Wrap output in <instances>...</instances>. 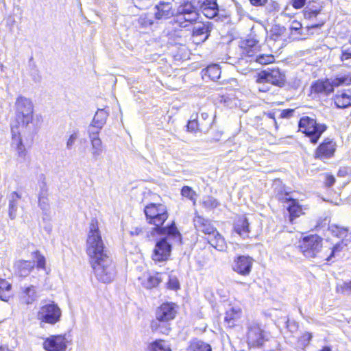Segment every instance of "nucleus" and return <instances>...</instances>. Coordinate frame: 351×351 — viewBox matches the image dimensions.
<instances>
[{
  "instance_id": "obj_1",
  "label": "nucleus",
  "mask_w": 351,
  "mask_h": 351,
  "mask_svg": "<svg viewBox=\"0 0 351 351\" xmlns=\"http://www.w3.org/2000/svg\"><path fill=\"white\" fill-rule=\"evenodd\" d=\"M86 252L97 280L103 283L111 282L116 274L115 266L106 249L97 220L93 219L86 239Z\"/></svg>"
},
{
  "instance_id": "obj_2",
  "label": "nucleus",
  "mask_w": 351,
  "mask_h": 351,
  "mask_svg": "<svg viewBox=\"0 0 351 351\" xmlns=\"http://www.w3.org/2000/svg\"><path fill=\"white\" fill-rule=\"evenodd\" d=\"M144 213L148 223L154 225L150 235L147 234L148 237H155L156 234H168L173 239H179V230L174 221L166 226H162L169 217L165 205L151 203L145 207Z\"/></svg>"
},
{
  "instance_id": "obj_3",
  "label": "nucleus",
  "mask_w": 351,
  "mask_h": 351,
  "mask_svg": "<svg viewBox=\"0 0 351 351\" xmlns=\"http://www.w3.org/2000/svg\"><path fill=\"white\" fill-rule=\"evenodd\" d=\"M16 121L27 133L28 136H34L38 132V127L33 121L34 105L31 99L23 96H19L15 101Z\"/></svg>"
},
{
  "instance_id": "obj_4",
  "label": "nucleus",
  "mask_w": 351,
  "mask_h": 351,
  "mask_svg": "<svg viewBox=\"0 0 351 351\" xmlns=\"http://www.w3.org/2000/svg\"><path fill=\"white\" fill-rule=\"evenodd\" d=\"M199 0L184 1L178 8L176 21L182 27H186L199 18Z\"/></svg>"
},
{
  "instance_id": "obj_5",
  "label": "nucleus",
  "mask_w": 351,
  "mask_h": 351,
  "mask_svg": "<svg viewBox=\"0 0 351 351\" xmlns=\"http://www.w3.org/2000/svg\"><path fill=\"white\" fill-rule=\"evenodd\" d=\"M161 238L156 243L152 258L155 261L163 262L169 257L173 244H180L182 243V235L179 232V239L177 240L170 237L168 234H156Z\"/></svg>"
},
{
  "instance_id": "obj_6",
  "label": "nucleus",
  "mask_w": 351,
  "mask_h": 351,
  "mask_svg": "<svg viewBox=\"0 0 351 351\" xmlns=\"http://www.w3.org/2000/svg\"><path fill=\"white\" fill-rule=\"evenodd\" d=\"M299 130L309 138L313 144H316L322 134L327 130V125L317 123V121L308 117H302L298 123Z\"/></svg>"
},
{
  "instance_id": "obj_7",
  "label": "nucleus",
  "mask_w": 351,
  "mask_h": 351,
  "mask_svg": "<svg viewBox=\"0 0 351 351\" xmlns=\"http://www.w3.org/2000/svg\"><path fill=\"white\" fill-rule=\"evenodd\" d=\"M61 317L62 311L54 302L42 305L37 313V319L40 322L41 327L43 323L55 325L60 321Z\"/></svg>"
},
{
  "instance_id": "obj_8",
  "label": "nucleus",
  "mask_w": 351,
  "mask_h": 351,
  "mask_svg": "<svg viewBox=\"0 0 351 351\" xmlns=\"http://www.w3.org/2000/svg\"><path fill=\"white\" fill-rule=\"evenodd\" d=\"M246 339L250 347L261 348L269 340V334L256 322H250L247 326Z\"/></svg>"
},
{
  "instance_id": "obj_9",
  "label": "nucleus",
  "mask_w": 351,
  "mask_h": 351,
  "mask_svg": "<svg viewBox=\"0 0 351 351\" xmlns=\"http://www.w3.org/2000/svg\"><path fill=\"white\" fill-rule=\"evenodd\" d=\"M299 247L304 256L315 258L322 247V239L317 234L305 237L300 241Z\"/></svg>"
},
{
  "instance_id": "obj_10",
  "label": "nucleus",
  "mask_w": 351,
  "mask_h": 351,
  "mask_svg": "<svg viewBox=\"0 0 351 351\" xmlns=\"http://www.w3.org/2000/svg\"><path fill=\"white\" fill-rule=\"evenodd\" d=\"M286 80L285 74L279 69H269L258 73L257 82L269 83L274 86L282 87Z\"/></svg>"
},
{
  "instance_id": "obj_11",
  "label": "nucleus",
  "mask_w": 351,
  "mask_h": 351,
  "mask_svg": "<svg viewBox=\"0 0 351 351\" xmlns=\"http://www.w3.org/2000/svg\"><path fill=\"white\" fill-rule=\"evenodd\" d=\"M254 259L248 255H238L233 259L232 268L241 276H248L252 268Z\"/></svg>"
},
{
  "instance_id": "obj_12",
  "label": "nucleus",
  "mask_w": 351,
  "mask_h": 351,
  "mask_svg": "<svg viewBox=\"0 0 351 351\" xmlns=\"http://www.w3.org/2000/svg\"><path fill=\"white\" fill-rule=\"evenodd\" d=\"M278 198L283 203L287 204V210L289 213V220L291 223L293 220L303 214L302 208L298 201L292 198L289 193L278 194Z\"/></svg>"
},
{
  "instance_id": "obj_13",
  "label": "nucleus",
  "mask_w": 351,
  "mask_h": 351,
  "mask_svg": "<svg viewBox=\"0 0 351 351\" xmlns=\"http://www.w3.org/2000/svg\"><path fill=\"white\" fill-rule=\"evenodd\" d=\"M178 312V306L173 302H166L160 304L155 312V317L160 320H173Z\"/></svg>"
},
{
  "instance_id": "obj_14",
  "label": "nucleus",
  "mask_w": 351,
  "mask_h": 351,
  "mask_svg": "<svg viewBox=\"0 0 351 351\" xmlns=\"http://www.w3.org/2000/svg\"><path fill=\"white\" fill-rule=\"evenodd\" d=\"M24 130L19 129V125H13L11 128L12 145L14 146L19 158L24 159L26 155V149L23 143L22 136L33 138L28 136L27 133H24Z\"/></svg>"
},
{
  "instance_id": "obj_15",
  "label": "nucleus",
  "mask_w": 351,
  "mask_h": 351,
  "mask_svg": "<svg viewBox=\"0 0 351 351\" xmlns=\"http://www.w3.org/2000/svg\"><path fill=\"white\" fill-rule=\"evenodd\" d=\"M174 0H159L154 7V16L157 20H167L171 18L175 10L173 8Z\"/></svg>"
},
{
  "instance_id": "obj_16",
  "label": "nucleus",
  "mask_w": 351,
  "mask_h": 351,
  "mask_svg": "<svg viewBox=\"0 0 351 351\" xmlns=\"http://www.w3.org/2000/svg\"><path fill=\"white\" fill-rule=\"evenodd\" d=\"M66 335H51L43 342V348L46 351H66L67 348Z\"/></svg>"
},
{
  "instance_id": "obj_17",
  "label": "nucleus",
  "mask_w": 351,
  "mask_h": 351,
  "mask_svg": "<svg viewBox=\"0 0 351 351\" xmlns=\"http://www.w3.org/2000/svg\"><path fill=\"white\" fill-rule=\"evenodd\" d=\"M335 151L336 143L333 140L326 138L315 149V158L320 160L328 159L334 156Z\"/></svg>"
},
{
  "instance_id": "obj_18",
  "label": "nucleus",
  "mask_w": 351,
  "mask_h": 351,
  "mask_svg": "<svg viewBox=\"0 0 351 351\" xmlns=\"http://www.w3.org/2000/svg\"><path fill=\"white\" fill-rule=\"evenodd\" d=\"M246 61L250 62V64L252 66L251 69H253V64H258L260 65H266L272 63L275 60V58L271 54H263L256 51V53H250V51H247L246 55Z\"/></svg>"
},
{
  "instance_id": "obj_19",
  "label": "nucleus",
  "mask_w": 351,
  "mask_h": 351,
  "mask_svg": "<svg viewBox=\"0 0 351 351\" xmlns=\"http://www.w3.org/2000/svg\"><path fill=\"white\" fill-rule=\"evenodd\" d=\"M199 10L208 19H214L219 12V6L217 0H199Z\"/></svg>"
},
{
  "instance_id": "obj_20",
  "label": "nucleus",
  "mask_w": 351,
  "mask_h": 351,
  "mask_svg": "<svg viewBox=\"0 0 351 351\" xmlns=\"http://www.w3.org/2000/svg\"><path fill=\"white\" fill-rule=\"evenodd\" d=\"M194 226L197 231L202 232L208 235L212 236L217 230L216 228L211 224V222L202 216L196 214L193 219Z\"/></svg>"
},
{
  "instance_id": "obj_21",
  "label": "nucleus",
  "mask_w": 351,
  "mask_h": 351,
  "mask_svg": "<svg viewBox=\"0 0 351 351\" xmlns=\"http://www.w3.org/2000/svg\"><path fill=\"white\" fill-rule=\"evenodd\" d=\"M233 230L243 239L250 238L251 230L250 222L247 217H241L238 218L234 223Z\"/></svg>"
},
{
  "instance_id": "obj_22",
  "label": "nucleus",
  "mask_w": 351,
  "mask_h": 351,
  "mask_svg": "<svg viewBox=\"0 0 351 351\" xmlns=\"http://www.w3.org/2000/svg\"><path fill=\"white\" fill-rule=\"evenodd\" d=\"M211 29L212 25L210 23H197L193 27L192 35L193 37H199L203 42L208 39Z\"/></svg>"
},
{
  "instance_id": "obj_23",
  "label": "nucleus",
  "mask_w": 351,
  "mask_h": 351,
  "mask_svg": "<svg viewBox=\"0 0 351 351\" xmlns=\"http://www.w3.org/2000/svg\"><path fill=\"white\" fill-rule=\"evenodd\" d=\"M241 310L239 306H231L226 312L224 322L227 327L233 328L241 317Z\"/></svg>"
},
{
  "instance_id": "obj_24",
  "label": "nucleus",
  "mask_w": 351,
  "mask_h": 351,
  "mask_svg": "<svg viewBox=\"0 0 351 351\" xmlns=\"http://www.w3.org/2000/svg\"><path fill=\"white\" fill-rule=\"evenodd\" d=\"M328 231L332 236L341 240L351 239V231L348 227L332 223L328 226Z\"/></svg>"
},
{
  "instance_id": "obj_25",
  "label": "nucleus",
  "mask_w": 351,
  "mask_h": 351,
  "mask_svg": "<svg viewBox=\"0 0 351 351\" xmlns=\"http://www.w3.org/2000/svg\"><path fill=\"white\" fill-rule=\"evenodd\" d=\"M34 266V261L19 260L14 265L15 272L21 277H26L30 274Z\"/></svg>"
},
{
  "instance_id": "obj_26",
  "label": "nucleus",
  "mask_w": 351,
  "mask_h": 351,
  "mask_svg": "<svg viewBox=\"0 0 351 351\" xmlns=\"http://www.w3.org/2000/svg\"><path fill=\"white\" fill-rule=\"evenodd\" d=\"M171 322L169 320H160L155 317L151 322L150 328L153 332L168 335L171 329Z\"/></svg>"
},
{
  "instance_id": "obj_27",
  "label": "nucleus",
  "mask_w": 351,
  "mask_h": 351,
  "mask_svg": "<svg viewBox=\"0 0 351 351\" xmlns=\"http://www.w3.org/2000/svg\"><path fill=\"white\" fill-rule=\"evenodd\" d=\"M90 141V154L92 157V160L93 161H97L101 158L103 152H104V146L102 141L100 138H96L94 136L91 137Z\"/></svg>"
},
{
  "instance_id": "obj_28",
  "label": "nucleus",
  "mask_w": 351,
  "mask_h": 351,
  "mask_svg": "<svg viewBox=\"0 0 351 351\" xmlns=\"http://www.w3.org/2000/svg\"><path fill=\"white\" fill-rule=\"evenodd\" d=\"M334 101L338 108H346L351 106V89H347L346 91H342L341 93H337L335 98Z\"/></svg>"
},
{
  "instance_id": "obj_29",
  "label": "nucleus",
  "mask_w": 351,
  "mask_h": 351,
  "mask_svg": "<svg viewBox=\"0 0 351 351\" xmlns=\"http://www.w3.org/2000/svg\"><path fill=\"white\" fill-rule=\"evenodd\" d=\"M207 240L208 243L218 251L223 252L227 247L224 238L217 230L212 234V236L208 237Z\"/></svg>"
},
{
  "instance_id": "obj_30",
  "label": "nucleus",
  "mask_w": 351,
  "mask_h": 351,
  "mask_svg": "<svg viewBox=\"0 0 351 351\" xmlns=\"http://www.w3.org/2000/svg\"><path fill=\"white\" fill-rule=\"evenodd\" d=\"M140 280H141V285L146 289L156 287L162 281L160 274L158 273L145 275Z\"/></svg>"
},
{
  "instance_id": "obj_31",
  "label": "nucleus",
  "mask_w": 351,
  "mask_h": 351,
  "mask_svg": "<svg viewBox=\"0 0 351 351\" xmlns=\"http://www.w3.org/2000/svg\"><path fill=\"white\" fill-rule=\"evenodd\" d=\"M186 351H212L210 345L197 338L190 340Z\"/></svg>"
},
{
  "instance_id": "obj_32",
  "label": "nucleus",
  "mask_w": 351,
  "mask_h": 351,
  "mask_svg": "<svg viewBox=\"0 0 351 351\" xmlns=\"http://www.w3.org/2000/svg\"><path fill=\"white\" fill-rule=\"evenodd\" d=\"M21 198V195L16 191L10 194L9 199V217L11 219H14L16 217L18 200Z\"/></svg>"
},
{
  "instance_id": "obj_33",
  "label": "nucleus",
  "mask_w": 351,
  "mask_h": 351,
  "mask_svg": "<svg viewBox=\"0 0 351 351\" xmlns=\"http://www.w3.org/2000/svg\"><path fill=\"white\" fill-rule=\"evenodd\" d=\"M108 115V112L105 109L98 108L92 121L93 125H95L98 128H102L106 123Z\"/></svg>"
},
{
  "instance_id": "obj_34",
  "label": "nucleus",
  "mask_w": 351,
  "mask_h": 351,
  "mask_svg": "<svg viewBox=\"0 0 351 351\" xmlns=\"http://www.w3.org/2000/svg\"><path fill=\"white\" fill-rule=\"evenodd\" d=\"M351 243V239H342L337 242L332 248L330 254L326 258L327 261H332V258H335L339 255V253L343 250Z\"/></svg>"
},
{
  "instance_id": "obj_35",
  "label": "nucleus",
  "mask_w": 351,
  "mask_h": 351,
  "mask_svg": "<svg viewBox=\"0 0 351 351\" xmlns=\"http://www.w3.org/2000/svg\"><path fill=\"white\" fill-rule=\"evenodd\" d=\"M22 294V300L27 304H32L37 298L36 291L33 285L25 287Z\"/></svg>"
},
{
  "instance_id": "obj_36",
  "label": "nucleus",
  "mask_w": 351,
  "mask_h": 351,
  "mask_svg": "<svg viewBox=\"0 0 351 351\" xmlns=\"http://www.w3.org/2000/svg\"><path fill=\"white\" fill-rule=\"evenodd\" d=\"M12 285L5 279L0 278V300L7 302L10 298Z\"/></svg>"
},
{
  "instance_id": "obj_37",
  "label": "nucleus",
  "mask_w": 351,
  "mask_h": 351,
  "mask_svg": "<svg viewBox=\"0 0 351 351\" xmlns=\"http://www.w3.org/2000/svg\"><path fill=\"white\" fill-rule=\"evenodd\" d=\"M149 351H171L169 344L161 339L156 340L148 346Z\"/></svg>"
},
{
  "instance_id": "obj_38",
  "label": "nucleus",
  "mask_w": 351,
  "mask_h": 351,
  "mask_svg": "<svg viewBox=\"0 0 351 351\" xmlns=\"http://www.w3.org/2000/svg\"><path fill=\"white\" fill-rule=\"evenodd\" d=\"M330 84L332 87L351 85V73L337 76L331 80Z\"/></svg>"
},
{
  "instance_id": "obj_39",
  "label": "nucleus",
  "mask_w": 351,
  "mask_h": 351,
  "mask_svg": "<svg viewBox=\"0 0 351 351\" xmlns=\"http://www.w3.org/2000/svg\"><path fill=\"white\" fill-rule=\"evenodd\" d=\"M219 204L218 200L213 196L208 195L203 197L202 206L208 210H212L216 208Z\"/></svg>"
},
{
  "instance_id": "obj_40",
  "label": "nucleus",
  "mask_w": 351,
  "mask_h": 351,
  "mask_svg": "<svg viewBox=\"0 0 351 351\" xmlns=\"http://www.w3.org/2000/svg\"><path fill=\"white\" fill-rule=\"evenodd\" d=\"M221 74L220 68L217 64L210 65L206 68L204 75L211 80L215 81L219 78Z\"/></svg>"
},
{
  "instance_id": "obj_41",
  "label": "nucleus",
  "mask_w": 351,
  "mask_h": 351,
  "mask_svg": "<svg viewBox=\"0 0 351 351\" xmlns=\"http://www.w3.org/2000/svg\"><path fill=\"white\" fill-rule=\"evenodd\" d=\"M29 70L32 80L35 82H39L40 80V75L32 57H31L29 60Z\"/></svg>"
},
{
  "instance_id": "obj_42",
  "label": "nucleus",
  "mask_w": 351,
  "mask_h": 351,
  "mask_svg": "<svg viewBox=\"0 0 351 351\" xmlns=\"http://www.w3.org/2000/svg\"><path fill=\"white\" fill-rule=\"evenodd\" d=\"M138 23L141 27L146 28L153 25L154 21L150 15L145 14L139 16Z\"/></svg>"
},
{
  "instance_id": "obj_43",
  "label": "nucleus",
  "mask_w": 351,
  "mask_h": 351,
  "mask_svg": "<svg viewBox=\"0 0 351 351\" xmlns=\"http://www.w3.org/2000/svg\"><path fill=\"white\" fill-rule=\"evenodd\" d=\"M181 195L189 199L190 200L193 201V203L195 202V197L197 195L196 193L193 190V189L189 186H184L181 189Z\"/></svg>"
},
{
  "instance_id": "obj_44",
  "label": "nucleus",
  "mask_w": 351,
  "mask_h": 351,
  "mask_svg": "<svg viewBox=\"0 0 351 351\" xmlns=\"http://www.w3.org/2000/svg\"><path fill=\"white\" fill-rule=\"evenodd\" d=\"M79 138V131L75 130H73V132L69 135L67 141H66V149L70 150L73 148V145L75 143V141Z\"/></svg>"
},
{
  "instance_id": "obj_45",
  "label": "nucleus",
  "mask_w": 351,
  "mask_h": 351,
  "mask_svg": "<svg viewBox=\"0 0 351 351\" xmlns=\"http://www.w3.org/2000/svg\"><path fill=\"white\" fill-rule=\"evenodd\" d=\"M321 10H313L311 8H306L304 10V16L305 19L313 21L319 14Z\"/></svg>"
},
{
  "instance_id": "obj_46",
  "label": "nucleus",
  "mask_w": 351,
  "mask_h": 351,
  "mask_svg": "<svg viewBox=\"0 0 351 351\" xmlns=\"http://www.w3.org/2000/svg\"><path fill=\"white\" fill-rule=\"evenodd\" d=\"M258 41L255 39H247L245 40L246 52L250 51V53H256L255 51L258 47L257 46Z\"/></svg>"
},
{
  "instance_id": "obj_47",
  "label": "nucleus",
  "mask_w": 351,
  "mask_h": 351,
  "mask_svg": "<svg viewBox=\"0 0 351 351\" xmlns=\"http://www.w3.org/2000/svg\"><path fill=\"white\" fill-rule=\"evenodd\" d=\"M34 258L36 262V266L39 269H45V258L38 251L34 253Z\"/></svg>"
},
{
  "instance_id": "obj_48",
  "label": "nucleus",
  "mask_w": 351,
  "mask_h": 351,
  "mask_svg": "<svg viewBox=\"0 0 351 351\" xmlns=\"http://www.w3.org/2000/svg\"><path fill=\"white\" fill-rule=\"evenodd\" d=\"M167 285V288L171 290L176 291L180 289V282L176 276H169Z\"/></svg>"
},
{
  "instance_id": "obj_49",
  "label": "nucleus",
  "mask_w": 351,
  "mask_h": 351,
  "mask_svg": "<svg viewBox=\"0 0 351 351\" xmlns=\"http://www.w3.org/2000/svg\"><path fill=\"white\" fill-rule=\"evenodd\" d=\"M337 291L343 295H350L351 293V280L344 282L341 285L338 287Z\"/></svg>"
},
{
  "instance_id": "obj_50",
  "label": "nucleus",
  "mask_w": 351,
  "mask_h": 351,
  "mask_svg": "<svg viewBox=\"0 0 351 351\" xmlns=\"http://www.w3.org/2000/svg\"><path fill=\"white\" fill-rule=\"evenodd\" d=\"M101 130V128H98L97 127L93 125V122H91L88 128V134L90 141H91L92 136L99 138V134Z\"/></svg>"
},
{
  "instance_id": "obj_51",
  "label": "nucleus",
  "mask_w": 351,
  "mask_h": 351,
  "mask_svg": "<svg viewBox=\"0 0 351 351\" xmlns=\"http://www.w3.org/2000/svg\"><path fill=\"white\" fill-rule=\"evenodd\" d=\"M38 206L44 212L48 211L49 208L48 196L38 197Z\"/></svg>"
},
{
  "instance_id": "obj_52",
  "label": "nucleus",
  "mask_w": 351,
  "mask_h": 351,
  "mask_svg": "<svg viewBox=\"0 0 351 351\" xmlns=\"http://www.w3.org/2000/svg\"><path fill=\"white\" fill-rule=\"evenodd\" d=\"M349 59H351V47H346V45H343L341 47V60L344 61Z\"/></svg>"
},
{
  "instance_id": "obj_53",
  "label": "nucleus",
  "mask_w": 351,
  "mask_h": 351,
  "mask_svg": "<svg viewBox=\"0 0 351 351\" xmlns=\"http://www.w3.org/2000/svg\"><path fill=\"white\" fill-rule=\"evenodd\" d=\"M39 188H40V191L38 193V197H43L48 196V188H47V183L45 182V181L43 180L39 184Z\"/></svg>"
},
{
  "instance_id": "obj_54",
  "label": "nucleus",
  "mask_w": 351,
  "mask_h": 351,
  "mask_svg": "<svg viewBox=\"0 0 351 351\" xmlns=\"http://www.w3.org/2000/svg\"><path fill=\"white\" fill-rule=\"evenodd\" d=\"M197 115L195 117L189 121L187 123V129L189 131L193 132L198 129V122L197 120Z\"/></svg>"
},
{
  "instance_id": "obj_55",
  "label": "nucleus",
  "mask_w": 351,
  "mask_h": 351,
  "mask_svg": "<svg viewBox=\"0 0 351 351\" xmlns=\"http://www.w3.org/2000/svg\"><path fill=\"white\" fill-rule=\"evenodd\" d=\"M308 90H309V93H308V95L311 96L313 98H315L319 93H322L324 91H326V93H332V92H333L334 89H317V88H315V89H308Z\"/></svg>"
},
{
  "instance_id": "obj_56",
  "label": "nucleus",
  "mask_w": 351,
  "mask_h": 351,
  "mask_svg": "<svg viewBox=\"0 0 351 351\" xmlns=\"http://www.w3.org/2000/svg\"><path fill=\"white\" fill-rule=\"evenodd\" d=\"M294 111L295 110L291 108L282 110L281 111L280 117L282 119H289L293 117Z\"/></svg>"
},
{
  "instance_id": "obj_57",
  "label": "nucleus",
  "mask_w": 351,
  "mask_h": 351,
  "mask_svg": "<svg viewBox=\"0 0 351 351\" xmlns=\"http://www.w3.org/2000/svg\"><path fill=\"white\" fill-rule=\"evenodd\" d=\"M306 0H291V4L295 9H301L306 4Z\"/></svg>"
},
{
  "instance_id": "obj_58",
  "label": "nucleus",
  "mask_w": 351,
  "mask_h": 351,
  "mask_svg": "<svg viewBox=\"0 0 351 351\" xmlns=\"http://www.w3.org/2000/svg\"><path fill=\"white\" fill-rule=\"evenodd\" d=\"M271 32L273 33L272 36H276L275 39H276L280 35H281L284 32V28L280 26L276 25L272 28Z\"/></svg>"
},
{
  "instance_id": "obj_59",
  "label": "nucleus",
  "mask_w": 351,
  "mask_h": 351,
  "mask_svg": "<svg viewBox=\"0 0 351 351\" xmlns=\"http://www.w3.org/2000/svg\"><path fill=\"white\" fill-rule=\"evenodd\" d=\"M311 338H312L311 334L306 332L301 337L300 341L303 343V345L306 346L311 341Z\"/></svg>"
},
{
  "instance_id": "obj_60",
  "label": "nucleus",
  "mask_w": 351,
  "mask_h": 351,
  "mask_svg": "<svg viewBox=\"0 0 351 351\" xmlns=\"http://www.w3.org/2000/svg\"><path fill=\"white\" fill-rule=\"evenodd\" d=\"M335 182V178L332 175H327L326 178L325 184L327 187L332 186Z\"/></svg>"
},
{
  "instance_id": "obj_61",
  "label": "nucleus",
  "mask_w": 351,
  "mask_h": 351,
  "mask_svg": "<svg viewBox=\"0 0 351 351\" xmlns=\"http://www.w3.org/2000/svg\"><path fill=\"white\" fill-rule=\"evenodd\" d=\"M349 169L346 167H341L337 172V176L344 178L348 174Z\"/></svg>"
},
{
  "instance_id": "obj_62",
  "label": "nucleus",
  "mask_w": 351,
  "mask_h": 351,
  "mask_svg": "<svg viewBox=\"0 0 351 351\" xmlns=\"http://www.w3.org/2000/svg\"><path fill=\"white\" fill-rule=\"evenodd\" d=\"M324 23H325V21H324V19H321V20H319V22H318V23H312L310 25L309 27H310V28H312V29H313V28L320 27H322V25H324Z\"/></svg>"
},
{
  "instance_id": "obj_63",
  "label": "nucleus",
  "mask_w": 351,
  "mask_h": 351,
  "mask_svg": "<svg viewBox=\"0 0 351 351\" xmlns=\"http://www.w3.org/2000/svg\"><path fill=\"white\" fill-rule=\"evenodd\" d=\"M250 3L255 6L263 5L267 0H249Z\"/></svg>"
},
{
  "instance_id": "obj_64",
  "label": "nucleus",
  "mask_w": 351,
  "mask_h": 351,
  "mask_svg": "<svg viewBox=\"0 0 351 351\" xmlns=\"http://www.w3.org/2000/svg\"><path fill=\"white\" fill-rule=\"evenodd\" d=\"M130 233L132 235L138 236L143 234V229L141 228H135Z\"/></svg>"
}]
</instances>
